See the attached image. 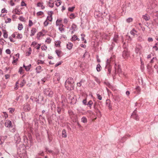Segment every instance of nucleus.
<instances>
[{
	"mask_svg": "<svg viewBox=\"0 0 158 158\" xmlns=\"http://www.w3.org/2000/svg\"><path fill=\"white\" fill-rule=\"evenodd\" d=\"M74 85V81L72 77H69L67 79L65 83V86L66 89L69 90L73 89Z\"/></svg>",
	"mask_w": 158,
	"mask_h": 158,
	"instance_id": "nucleus-1",
	"label": "nucleus"
},
{
	"mask_svg": "<svg viewBox=\"0 0 158 158\" xmlns=\"http://www.w3.org/2000/svg\"><path fill=\"white\" fill-rule=\"evenodd\" d=\"M142 48L141 45L139 44H137L136 45L135 49V52L136 54L139 53L140 54V50Z\"/></svg>",
	"mask_w": 158,
	"mask_h": 158,
	"instance_id": "nucleus-2",
	"label": "nucleus"
},
{
	"mask_svg": "<svg viewBox=\"0 0 158 158\" xmlns=\"http://www.w3.org/2000/svg\"><path fill=\"white\" fill-rule=\"evenodd\" d=\"M14 139L15 143H19L21 141V138L19 134H15Z\"/></svg>",
	"mask_w": 158,
	"mask_h": 158,
	"instance_id": "nucleus-3",
	"label": "nucleus"
},
{
	"mask_svg": "<svg viewBox=\"0 0 158 158\" xmlns=\"http://www.w3.org/2000/svg\"><path fill=\"white\" fill-rule=\"evenodd\" d=\"M136 110H135L133 112L131 116L136 120H138L139 119V117L138 115L136 114Z\"/></svg>",
	"mask_w": 158,
	"mask_h": 158,
	"instance_id": "nucleus-4",
	"label": "nucleus"
},
{
	"mask_svg": "<svg viewBox=\"0 0 158 158\" xmlns=\"http://www.w3.org/2000/svg\"><path fill=\"white\" fill-rule=\"evenodd\" d=\"M5 126L7 127H12V123L9 120H7L5 123Z\"/></svg>",
	"mask_w": 158,
	"mask_h": 158,
	"instance_id": "nucleus-5",
	"label": "nucleus"
},
{
	"mask_svg": "<svg viewBox=\"0 0 158 158\" xmlns=\"http://www.w3.org/2000/svg\"><path fill=\"white\" fill-rule=\"evenodd\" d=\"M23 109L25 111H28L30 110L31 108L29 104L26 103L24 105Z\"/></svg>",
	"mask_w": 158,
	"mask_h": 158,
	"instance_id": "nucleus-6",
	"label": "nucleus"
},
{
	"mask_svg": "<svg viewBox=\"0 0 158 158\" xmlns=\"http://www.w3.org/2000/svg\"><path fill=\"white\" fill-rule=\"evenodd\" d=\"M129 56V53L127 50H124L123 52V56L124 58H127Z\"/></svg>",
	"mask_w": 158,
	"mask_h": 158,
	"instance_id": "nucleus-7",
	"label": "nucleus"
},
{
	"mask_svg": "<svg viewBox=\"0 0 158 158\" xmlns=\"http://www.w3.org/2000/svg\"><path fill=\"white\" fill-rule=\"evenodd\" d=\"M112 58L111 57L109 59H107V60L106 62V67H108L111 66L110 65V62L112 61Z\"/></svg>",
	"mask_w": 158,
	"mask_h": 158,
	"instance_id": "nucleus-8",
	"label": "nucleus"
},
{
	"mask_svg": "<svg viewBox=\"0 0 158 158\" xmlns=\"http://www.w3.org/2000/svg\"><path fill=\"white\" fill-rule=\"evenodd\" d=\"M54 79L55 80L57 79L58 81H60V77L59 74L57 73H55V76L54 77Z\"/></svg>",
	"mask_w": 158,
	"mask_h": 158,
	"instance_id": "nucleus-9",
	"label": "nucleus"
},
{
	"mask_svg": "<svg viewBox=\"0 0 158 158\" xmlns=\"http://www.w3.org/2000/svg\"><path fill=\"white\" fill-rule=\"evenodd\" d=\"M36 31H37L36 28H32L31 30V34H30V36H32L34 35Z\"/></svg>",
	"mask_w": 158,
	"mask_h": 158,
	"instance_id": "nucleus-10",
	"label": "nucleus"
},
{
	"mask_svg": "<svg viewBox=\"0 0 158 158\" xmlns=\"http://www.w3.org/2000/svg\"><path fill=\"white\" fill-rule=\"evenodd\" d=\"M51 14L50 16H48L47 18V20H49L50 21H52V15L53 14V11H50Z\"/></svg>",
	"mask_w": 158,
	"mask_h": 158,
	"instance_id": "nucleus-11",
	"label": "nucleus"
},
{
	"mask_svg": "<svg viewBox=\"0 0 158 158\" xmlns=\"http://www.w3.org/2000/svg\"><path fill=\"white\" fill-rule=\"evenodd\" d=\"M48 6L51 7L52 8L54 6V2L52 0H49L48 2Z\"/></svg>",
	"mask_w": 158,
	"mask_h": 158,
	"instance_id": "nucleus-12",
	"label": "nucleus"
},
{
	"mask_svg": "<svg viewBox=\"0 0 158 158\" xmlns=\"http://www.w3.org/2000/svg\"><path fill=\"white\" fill-rule=\"evenodd\" d=\"M41 67L40 66H38L36 67L35 69L36 70V73H39L41 72V71L40 70L41 69Z\"/></svg>",
	"mask_w": 158,
	"mask_h": 158,
	"instance_id": "nucleus-13",
	"label": "nucleus"
},
{
	"mask_svg": "<svg viewBox=\"0 0 158 158\" xmlns=\"http://www.w3.org/2000/svg\"><path fill=\"white\" fill-rule=\"evenodd\" d=\"M62 136L64 138H66L67 136L66 131L64 129L62 131Z\"/></svg>",
	"mask_w": 158,
	"mask_h": 158,
	"instance_id": "nucleus-14",
	"label": "nucleus"
},
{
	"mask_svg": "<svg viewBox=\"0 0 158 158\" xmlns=\"http://www.w3.org/2000/svg\"><path fill=\"white\" fill-rule=\"evenodd\" d=\"M143 18L146 21L149 20L150 19L149 16L147 15H143Z\"/></svg>",
	"mask_w": 158,
	"mask_h": 158,
	"instance_id": "nucleus-15",
	"label": "nucleus"
},
{
	"mask_svg": "<svg viewBox=\"0 0 158 158\" xmlns=\"http://www.w3.org/2000/svg\"><path fill=\"white\" fill-rule=\"evenodd\" d=\"M64 26V25L62 24H60L59 25V30L62 32V31H64V29L63 28V27Z\"/></svg>",
	"mask_w": 158,
	"mask_h": 158,
	"instance_id": "nucleus-16",
	"label": "nucleus"
},
{
	"mask_svg": "<svg viewBox=\"0 0 158 158\" xmlns=\"http://www.w3.org/2000/svg\"><path fill=\"white\" fill-rule=\"evenodd\" d=\"M73 45L71 43H69L67 45V48L69 50H70L72 48Z\"/></svg>",
	"mask_w": 158,
	"mask_h": 158,
	"instance_id": "nucleus-17",
	"label": "nucleus"
},
{
	"mask_svg": "<svg viewBox=\"0 0 158 158\" xmlns=\"http://www.w3.org/2000/svg\"><path fill=\"white\" fill-rule=\"evenodd\" d=\"M50 91L51 90L49 89H45L44 90V93L45 95H47Z\"/></svg>",
	"mask_w": 158,
	"mask_h": 158,
	"instance_id": "nucleus-18",
	"label": "nucleus"
},
{
	"mask_svg": "<svg viewBox=\"0 0 158 158\" xmlns=\"http://www.w3.org/2000/svg\"><path fill=\"white\" fill-rule=\"evenodd\" d=\"M4 32L3 37L4 38H7L8 36L7 32L6 31V30H3L2 31Z\"/></svg>",
	"mask_w": 158,
	"mask_h": 158,
	"instance_id": "nucleus-19",
	"label": "nucleus"
},
{
	"mask_svg": "<svg viewBox=\"0 0 158 158\" xmlns=\"http://www.w3.org/2000/svg\"><path fill=\"white\" fill-rule=\"evenodd\" d=\"M136 32H137V31L136 30H135L134 29H133L130 32V34L133 36H134L135 35V33Z\"/></svg>",
	"mask_w": 158,
	"mask_h": 158,
	"instance_id": "nucleus-20",
	"label": "nucleus"
},
{
	"mask_svg": "<svg viewBox=\"0 0 158 158\" xmlns=\"http://www.w3.org/2000/svg\"><path fill=\"white\" fill-rule=\"evenodd\" d=\"M93 104V101L90 100L88 102L87 104V105H89V106L90 107V108L91 109V106Z\"/></svg>",
	"mask_w": 158,
	"mask_h": 158,
	"instance_id": "nucleus-21",
	"label": "nucleus"
},
{
	"mask_svg": "<svg viewBox=\"0 0 158 158\" xmlns=\"http://www.w3.org/2000/svg\"><path fill=\"white\" fill-rule=\"evenodd\" d=\"M47 118L48 121V123L49 124H51L52 123V121L51 119V117H48V116H47Z\"/></svg>",
	"mask_w": 158,
	"mask_h": 158,
	"instance_id": "nucleus-22",
	"label": "nucleus"
},
{
	"mask_svg": "<svg viewBox=\"0 0 158 158\" xmlns=\"http://www.w3.org/2000/svg\"><path fill=\"white\" fill-rule=\"evenodd\" d=\"M101 69H102V68L101 67L100 65L99 64H97V68H96V69H97V71L98 72H99L101 70Z\"/></svg>",
	"mask_w": 158,
	"mask_h": 158,
	"instance_id": "nucleus-23",
	"label": "nucleus"
},
{
	"mask_svg": "<svg viewBox=\"0 0 158 158\" xmlns=\"http://www.w3.org/2000/svg\"><path fill=\"white\" fill-rule=\"evenodd\" d=\"M31 67V64H29L28 66H26L25 67V69L27 71H28L30 69Z\"/></svg>",
	"mask_w": 158,
	"mask_h": 158,
	"instance_id": "nucleus-24",
	"label": "nucleus"
},
{
	"mask_svg": "<svg viewBox=\"0 0 158 158\" xmlns=\"http://www.w3.org/2000/svg\"><path fill=\"white\" fill-rule=\"evenodd\" d=\"M17 35L16 36V38L18 39H21L23 37V35L21 34H19L17 32Z\"/></svg>",
	"mask_w": 158,
	"mask_h": 158,
	"instance_id": "nucleus-25",
	"label": "nucleus"
},
{
	"mask_svg": "<svg viewBox=\"0 0 158 158\" xmlns=\"http://www.w3.org/2000/svg\"><path fill=\"white\" fill-rule=\"evenodd\" d=\"M118 35H114V37L113 38V40H114V41L115 42H117V41L118 40Z\"/></svg>",
	"mask_w": 158,
	"mask_h": 158,
	"instance_id": "nucleus-26",
	"label": "nucleus"
},
{
	"mask_svg": "<svg viewBox=\"0 0 158 158\" xmlns=\"http://www.w3.org/2000/svg\"><path fill=\"white\" fill-rule=\"evenodd\" d=\"M81 121L83 123H85L87 122V119L86 117H83L81 118Z\"/></svg>",
	"mask_w": 158,
	"mask_h": 158,
	"instance_id": "nucleus-27",
	"label": "nucleus"
},
{
	"mask_svg": "<svg viewBox=\"0 0 158 158\" xmlns=\"http://www.w3.org/2000/svg\"><path fill=\"white\" fill-rule=\"evenodd\" d=\"M18 28V29L20 31V30H22L23 28V25L22 24H19Z\"/></svg>",
	"mask_w": 158,
	"mask_h": 158,
	"instance_id": "nucleus-28",
	"label": "nucleus"
},
{
	"mask_svg": "<svg viewBox=\"0 0 158 158\" xmlns=\"http://www.w3.org/2000/svg\"><path fill=\"white\" fill-rule=\"evenodd\" d=\"M42 33L41 32H39L37 35V38L38 39H39L40 38L42 34Z\"/></svg>",
	"mask_w": 158,
	"mask_h": 158,
	"instance_id": "nucleus-29",
	"label": "nucleus"
},
{
	"mask_svg": "<svg viewBox=\"0 0 158 158\" xmlns=\"http://www.w3.org/2000/svg\"><path fill=\"white\" fill-rule=\"evenodd\" d=\"M9 112L10 113H12L15 111V109L13 108H9Z\"/></svg>",
	"mask_w": 158,
	"mask_h": 158,
	"instance_id": "nucleus-30",
	"label": "nucleus"
},
{
	"mask_svg": "<svg viewBox=\"0 0 158 158\" xmlns=\"http://www.w3.org/2000/svg\"><path fill=\"white\" fill-rule=\"evenodd\" d=\"M56 111L58 114H60L61 113V109L60 107H58L56 108Z\"/></svg>",
	"mask_w": 158,
	"mask_h": 158,
	"instance_id": "nucleus-31",
	"label": "nucleus"
},
{
	"mask_svg": "<svg viewBox=\"0 0 158 158\" xmlns=\"http://www.w3.org/2000/svg\"><path fill=\"white\" fill-rule=\"evenodd\" d=\"M51 41V39L50 37L47 38L45 40V42L48 44H50Z\"/></svg>",
	"mask_w": 158,
	"mask_h": 158,
	"instance_id": "nucleus-32",
	"label": "nucleus"
},
{
	"mask_svg": "<svg viewBox=\"0 0 158 158\" xmlns=\"http://www.w3.org/2000/svg\"><path fill=\"white\" fill-rule=\"evenodd\" d=\"M76 25L74 23H73L71 27V30H73V31H75V29H74V28H76Z\"/></svg>",
	"mask_w": 158,
	"mask_h": 158,
	"instance_id": "nucleus-33",
	"label": "nucleus"
},
{
	"mask_svg": "<svg viewBox=\"0 0 158 158\" xmlns=\"http://www.w3.org/2000/svg\"><path fill=\"white\" fill-rule=\"evenodd\" d=\"M106 69H108V73L110 74L111 70V66L108 67H106Z\"/></svg>",
	"mask_w": 158,
	"mask_h": 158,
	"instance_id": "nucleus-34",
	"label": "nucleus"
},
{
	"mask_svg": "<svg viewBox=\"0 0 158 158\" xmlns=\"http://www.w3.org/2000/svg\"><path fill=\"white\" fill-rule=\"evenodd\" d=\"M19 19L21 21L23 22L25 21V19L23 16H20L19 18Z\"/></svg>",
	"mask_w": 158,
	"mask_h": 158,
	"instance_id": "nucleus-35",
	"label": "nucleus"
},
{
	"mask_svg": "<svg viewBox=\"0 0 158 158\" xmlns=\"http://www.w3.org/2000/svg\"><path fill=\"white\" fill-rule=\"evenodd\" d=\"M133 20V19L131 18H129L127 19V22L128 23H130L132 22Z\"/></svg>",
	"mask_w": 158,
	"mask_h": 158,
	"instance_id": "nucleus-36",
	"label": "nucleus"
},
{
	"mask_svg": "<svg viewBox=\"0 0 158 158\" xmlns=\"http://www.w3.org/2000/svg\"><path fill=\"white\" fill-rule=\"evenodd\" d=\"M61 51H60L59 50H56V54H57V55L58 56H60V55L61 53Z\"/></svg>",
	"mask_w": 158,
	"mask_h": 158,
	"instance_id": "nucleus-37",
	"label": "nucleus"
},
{
	"mask_svg": "<svg viewBox=\"0 0 158 158\" xmlns=\"http://www.w3.org/2000/svg\"><path fill=\"white\" fill-rule=\"evenodd\" d=\"M135 89L137 90V93H138L140 92V89L139 86H137Z\"/></svg>",
	"mask_w": 158,
	"mask_h": 158,
	"instance_id": "nucleus-38",
	"label": "nucleus"
},
{
	"mask_svg": "<svg viewBox=\"0 0 158 158\" xmlns=\"http://www.w3.org/2000/svg\"><path fill=\"white\" fill-rule=\"evenodd\" d=\"M13 11H14L15 13V14L17 15H19L20 14L19 13L20 12L19 11V10H17L16 9H15Z\"/></svg>",
	"mask_w": 158,
	"mask_h": 158,
	"instance_id": "nucleus-39",
	"label": "nucleus"
},
{
	"mask_svg": "<svg viewBox=\"0 0 158 158\" xmlns=\"http://www.w3.org/2000/svg\"><path fill=\"white\" fill-rule=\"evenodd\" d=\"M7 11L6 10L5 8H4L2 10L1 13H7Z\"/></svg>",
	"mask_w": 158,
	"mask_h": 158,
	"instance_id": "nucleus-40",
	"label": "nucleus"
},
{
	"mask_svg": "<svg viewBox=\"0 0 158 158\" xmlns=\"http://www.w3.org/2000/svg\"><path fill=\"white\" fill-rule=\"evenodd\" d=\"M44 63V61L40 60H38L37 62V64H43Z\"/></svg>",
	"mask_w": 158,
	"mask_h": 158,
	"instance_id": "nucleus-41",
	"label": "nucleus"
},
{
	"mask_svg": "<svg viewBox=\"0 0 158 158\" xmlns=\"http://www.w3.org/2000/svg\"><path fill=\"white\" fill-rule=\"evenodd\" d=\"M57 1H58V2L56 3V5L57 6H58L60 5L61 2L60 0H58Z\"/></svg>",
	"mask_w": 158,
	"mask_h": 158,
	"instance_id": "nucleus-42",
	"label": "nucleus"
},
{
	"mask_svg": "<svg viewBox=\"0 0 158 158\" xmlns=\"http://www.w3.org/2000/svg\"><path fill=\"white\" fill-rule=\"evenodd\" d=\"M74 8L75 7H69L68 8V10L71 12H72Z\"/></svg>",
	"mask_w": 158,
	"mask_h": 158,
	"instance_id": "nucleus-43",
	"label": "nucleus"
},
{
	"mask_svg": "<svg viewBox=\"0 0 158 158\" xmlns=\"http://www.w3.org/2000/svg\"><path fill=\"white\" fill-rule=\"evenodd\" d=\"M43 14H44V13L42 11H40L38 12L36 14H37V15L38 16H40V15H42Z\"/></svg>",
	"mask_w": 158,
	"mask_h": 158,
	"instance_id": "nucleus-44",
	"label": "nucleus"
},
{
	"mask_svg": "<svg viewBox=\"0 0 158 158\" xmlns=\"http://www.w3.org/2000/svg\"><path fill=\"white\" fill-rule=\"evenodd\" d=\"M33 23L32 22V21L31 20H29V26L31 27L33 25Z\"/></svg>",
	"mask_w": 158,
	"mask_h": 158,
	"instance_id": "nucleus-45",
	"label": "nucleus"
},
{
	"mask_svg": "<svg viewBox=\"0 0 158 158\" xmlns=\"http://www.w3.org/2000/svg\"><path fill=\"white\" fill-rule=\"evenodd\" d=\"M77 36L76 35H73L71 38V40L72 41H75Z\"/></svg>",
	"mask_w": 158,
	"mask_h": 158,
	"instance_id": "nucleus-46",
	"label": "nucleus"
},
{
	"mask_svg": "<svg viewBox=\"0 0 158 158\" xmlns=\"http://www.w3.org/2000/svg\"><path fill=\"white\" fill-rule=\"evenodd\" d=\"M97 95L98 98L99 100H101L102 99V97L100 95H99V94H97Z\"/></svg>",
	"mask_w": 158,
	"mask_h": 158,
	"instance_id": "nucleus-47",
	"label": "nucleus"
},
{
	"mask_svg": "<svg viewBox=\"0 0 158 158\" xmlns=\"http://www.w3.org/2000/svg\"><path fill=\"white\" fill-rule=\"evenodd\" d=\"M9 3L10 4V5L12 6H13L15 5V3L13 2L12 0H10Z\"/></svg>",
	"mask_w": 158,
	"mask_h": 158,
	"instance_id": "nucleus-48",
	"label": "nucleus"
},
{
	"mask_svg": "<svg viewBox=\"0 0 158 158\" xmlns=\"http://www.w3.org/2000/svg\"><path fill=\"white\" fill-rule=\"evenodd\" d=\"M53 94V92L51 90L50 91V92L47 95L48 96L50 97H52V95Z\"/></svg>",
	"mask_w": 158,
	"mask_h": 158,
	"instance_id": "nucleus-49",
	"label": "nucleus"
},
{
	"mask_svg": "<svg viewBox=\"0 0 158 158\" xmlns=\"http://www.w3.org/2000/svg\"><path fill=\"white\" fill-rule=\"evenodd\" d=\"M48 24L49 23L47 21V20L45 21L44 23V26L45 27L47 26Z\"/></svg>",
	"mask_w": 158,
	"mask_h": 158,
	"instance_id": "nucleus-50",
	"label": "nucleus"
},
{
	"mask_svg": "<svg viewBox=\"0 0 158 158\" xmlns=\"http://www.w3.org/2000/svg\"><path fill=\"white\" fill-rule=\"evenodd\" d=\"M82 102L83 103V104L85 105H87V101H86V99H85L84 100H83V101H82Z\"/></svg>",
	"mask_w": 158,
	"mask_h": 158,
	"instance_id": "nucleus-51",
	"label": "nucleus"
},
{
	"mask_svg": "<svg viewBox=\"0 0 158 158\" xmlns=\"http://www.w3.org/2000/svg\"><path fill=\"white\" fill-rule=\"evenodd\" d=\"M70 17L71 19H73L75 18V15L73 14H71L70 15Z\"/></svg>",
	"mask_w": 158,
	"mask_h": 158,
	"instance_id": "nucleus-52",
	"label": "nucleus"
},
{
	"mask_svg": "<svg viewBox=\"0 0 158 158\" xmlns=\"http://www.w3.org/2000/svg\"><path fill=\"white\" fill-rule=\"evenodd\" d=\"M61 42L60 41H59L57 42H56V43L55 44V45L56 46H60V44Z\"/></svg>",
	"mask_w": 158,
	"mask_h": 158,
	"instance_id": "nucleus-53",
	"label": "nucleus"
},
{
	"mask_svg": "<svg viewBox=\"0 0 158 158\" xmlns=\"http://www.w3.org/2000/svg\"><path fill=\"white\" fill-rule=\"evenodd\" d=\"M62 63V62L60 61L58 63H57L56 64V65H55V67H56L59 65H60L61 64V63Z\"/></svg>",
	"mask_w": 158,
	"mask_h": 158,
	"instance_id": "nucleus-54",
	"label": "nucleus"
},
{
	"mask_svg": "<svg viewBox=\"0 0 158 158\" xmlns=\"http://www.w3.org/2000/svg\"><path fill=\"white\" fill-rule=\"evenodd\" d=\"M97 104V102H95L94 103V109H97V110L99 112V113H100V111L98 109H96V105Z\"/></svg>",
	"mask_w": 158,
	"mask_h": 158,
	"instance_id": "nucleus-55",
	"label": "nucleus"
},
{
	"mask_svg": "<svg viewBox=\"0 0 158 158\" xmlns=\"http://www.w3.org/2000/svg\"><path fill=\"white\" fill-rule=\"evenodd\" d=\"M6 52L7 54H10V53H11L10 51V49H7L6 50Z\"/></svg>",
	"mask_w": 158,
	"mask_h": 158,
	"instance_id": "nucleus-56",
	"label": "nucleus"
},
{
	"mask_svg": "<svg viewBox=\"0 0 158 158\" xmlns=\"http://www.w3.org/2000/svg\"><path fill=\"white\" fill-rule=\"evenodd\" d=\"M43 5V3H41L40 2H39L37 3V6L38 7H41Z\"/></svg>",
	"mask_w": 158,
	"mask_h": 158,
	"instance_id": "nucleus-57",
	"label": "nucleus"
},
{
	"mask_svg": "<svg viewBox=\"0 0 158 158\" xmlns=\"http://www.w3.org/2000/svg\"><path fill=\"white\" fill-rule=\"evenodd\" d=\"M148 41L149 42H152L153 41V39L152 38L149 37L148 38Z\"/></svg>",
	"mask_w": 158,
	"mask_h": 158,
	"instance_id": "nucleus-58",
	"label": "nucleus"
},
{
	"mask_svg": "<svg viewBox=\"0 0 158 158\" xmlns=\"http://www.w3.org/2000/svg\"><path fill=\"white\" fill-rule=\"evenodd\" d=\"M18 81H17L16 83V87L15 88V90H17L18 88V86L17 85V84H18Z\"/></svg>",
	"mask_w": 158,
	"mask_h": 158,
	"instance_id": "nucleus-59",
	"label": "nucleus"
},
{
	"mask_svg": "<svg viewBox=\"0 0 158 158\" xmlns=\"http://www.w3.org/2000/svg\"><path fill=\"white\" fill-rule=\"evenodd\" d=\"M13 58L14 59V60H13V62H12V63H16V62L18 60V58H17L16 59H15V57H13Z\"/></svg>",
	"mask_w": 158,
	"mask_h": 158,
	"instance_id": "nucleus-60",
	"label": "nucleus"
},
{
	"mask_svg": "<svg viewBox=\"0 0 158 158\" xmlns=\"http://www.w3.org/2000/svg\"><path fill=\"white\" fill-rule=\"evenodd\" d=\"M26 6V4L23 1H22L21 3V6Z\"/></svg>",
	"mask_w": 158,
	"mask_h": 158,
	"instance_id": "nucleus-61",
	"label": "nucleus"
},
{
	"mask_svg": "<svg viewBox=\"0 0 158 158\" xmlns=\"http://www.w3.org/2000/svg\"><path fill=\"white\" fill-rule=\"evenodd\" d=\"M7 21H5V22L6 23H10L11 21V19H10V18H7Z\"/></svg>",
	"mask_w": 158,
	"mask_h": 158,
	"instance_id": "nucleus-62",
	"label": "nucleus"
},
{
	"mask_svg": "<svg viewBox=\"0 0 158 158\" xmlns=\"http://www.w3.org/2000/svg\"><path fill=\"white\" fill-rule=\"evenodd\" d=\"M41 49L42 50H46L47 49V47L46 46H42L41 47Z\"/></svg>",
	"mask_w": 158,
	"mask_h": 158,
	"instance_id": "nucleus-63",
	"label": "nucleus"
},
{
	"mask_svg": "<svg viewBox=\"0 0 158 158\" xmlns=\"http://www.w3.org/2000/svg\"><path fill=\"white\" fill-rule=\"evenodd\" d=\"M23 70L22 68L21 67H20L19 71V72L20 73V74H21Z\"/></svg>",
	"mask_w": 158,
	"mask_h": 158,
	"instance_id": "nucleus-64",
	"label": "nucleus"
}]
</instances>
